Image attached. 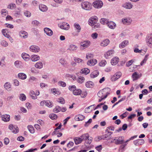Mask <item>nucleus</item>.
<instances>
[{
	"instance_id": "8fccbe9b",
	"label": "nucleus",
	"mask_w": 152,
	"mask_h": 152,
	"mask_svg": "<svg viewBox=\"0 0 152 152\" xmlns=\"http://www.w3.org/2000/svg\"><path fill=\"white\" fill-rule=\"evenodd\" d=\"M16 7V5L13 3H11L8 6V8L11 9H13Z\"/></svg>"
},
{
	"instance_id": "e433bc0d",
	"label": "nucleus",
	"mask_w": 152,
	"mask_h": 152,
	"mask_svg": "<svg viewBox=\"0 0 152 152\" xmlns=\"http://www.w3.org/2000/svg\"><path fill=\"white\" fill-rule=\"evenodd\" d=\"M35 66L38 69H41L43 67V64L41 62H38L35 65Z\"/></svg>"
},
{
	"instance_id": "412c9836",
	"label": "nucleus",
	"mask_w": 152,
	"mask_h": 152,
	"mask_svg": "<svg viewBox=\"0 0 152 152\" xmlns=\"http://www.w3.org/2000/svg\"><path fill=\"white\" fill-rule=\"evenodd\" d=\"M107 25L110 28L114 29L116 27L115 23L112 21H109L108 23H107Z\"/></svg>"
},
{
	"instance_id": "680f3d73",
	"label": "nucleus",
	"mask_w": 152,
	"mask_h": 152,
	"mask_svg": "<svg viewBox=\"0 0 152 152\" xmlns=\"http://www.w3.org/2000/svg\"><path fill=\"white\" fill-rule=\"evenodd\" d=\"M93 138L91 137H88V138L87 140V141L86 142V143L89 144H90L91 143Z\"/></svg>"
},
{
	"instance_id": "13d9d810",
	"label": "nucleus",
	"mask_w": 152,
	"mask_h": 152,
	"mask_svg": "<svg viewBox=\"0 0 152 152\" xmlns=\"http://www.w3.org/2000/svg\"><path fill=\"white\" fill-rule=\"evenodd\" d=\"M7 31L6 29H3L1 30V32L6 37H7V35H9V34H7L6 32Z\"/></svg>"
},
{
	"instance_id": "2f4dec72",
	"label": "nucleus",
	"mask_w": 152,
	"mask_h": 152,
	"mask_svg": "<svg viewBox=\"0 0 152 152\" xmlns=\"http://www.w3.org/2000/svg\"><path fill=\"white\" fill-rule=\"evenodd\" d=\"M77 48V47L75 45H69L68 50H69L71 51H74L76 50Z\"/></svg>"
},
{
	"instance_id": "0eeeda50",
	"label": "nucleus",
	"mask_w": 152,
	"mask_h": 152,
	"mask_svg": "<svg viewBox=\"0 0 152 152\" xmlns=\"http://www.w3.org/2000/svg\"><path fill=\"white\" fill-rule=\"evenodd\" d=\"M29 49L30 51L35 53L38 52L40 50V48L39 47L34 45L31 46Z\"/></svg>"
},
{
	"instance_id": "393cba45",
	"label": "nucleus",
	"mask_w": 152,
	"mask_h": 152,
	"mask_svg": "<svg viewBox=\"0 0 152 152\" xmlns=\"http://www.w3.org/2000/svg\"><path fill=\"white\" fill-rule=\"evenodd\" d=\"M119 61V58L117 57H115L112 58L111 61V63L113 65H115L118 63Z\"/></svg>"
},
{
	"instance_id": "6ab92c4d",
	"label": "nucleus",
	"mask_w": 152,
	"mask_h": 152,
	"mask_svg": "<svg viewBox=\"0 0 152 152\" xmlns=\"http://www.w3.org/2000/svg\"><path fill=\"white\" fill-rule=\"evenodd\" d=\"M129 43V41L127 40H125L123 41L119 45V47L120 48H122L125 47L126 45H128Z\"/></svg>"
},
{
	"instance_id": "09e8293b",
	"label": "nucleus",
	"mask_w": 152,
	"mask_h": 152,
	"mask_svg": "<svg viewBox=\"0 0 152 152\" xmlns=\"http://www.w3.org/2000/svg\"><path fill=\"white\" fill-rule=\"evenodd\" d=\"M104 137V136H98L97 137H96L94 138V140L96 142H98L100 140L102 139L103 137Z\"/></svg>"
},
{
	"instance_id": "c03bdc74",
	"label": "nucleus",
	"mask_w": 152,
	"mask_h": 152,
	"mask_svg": "<svg viewBox=\"0 0 152 152\" xmlns=\"http://www.w3.org/2000/svg\"><path fill=\"white\" fill-rule=\"evenodd\" d=\"M61 107L59 106H56L53 109V111L55 113H58L61 111Z\"/></svg>"
},
{
	"instance_id": "bf43d9fd",
	"label": "nucleus",
	"mask_w": 152,
	"mask_h": 152,
	"mask_svg": "<svg viewBox=\"0 0 152 152\" xmlns=\"http://www.w3.org/2000/svg\"><path fill=\"white\" fill-rule=\"evenodd\" d=\"M137 140L139 145H141L144 143L145 141L143 139H140Z\"/></svg>"
},
{
	"instance_id": "bb28decb",
	"label": "nucleus",
	"mask_w": 152,
	"mask_h": 152,
	"mask_svg": "<svg viewBox=\"0 0 152 152\" xmlns=\"http://www.w3.org/2000/svg\"><path fill=\"white\" fill-rule=\"evenodd\" d=\"M39 58L40 57L39 56L34 55L31 56V59L33 61H35L39 60Z\"/></svg>"
},
{
	"instance_id": "0e129e2a",
	"label": "nucleus",
	"mask_w": 152,
	"mask_h": 152,
	"mask_svg": "<svg viewBox=\"0 0 152 152\" xmlns=\"http://www.w3.org/2000/svg\"><path fill=\"white\" fill-rule=\"evenodd\" d=\"M1 14L2 15H5L7 14V11L6 9H2L1 10Z\"/></svg>"
},
{
	"instance_id": "aec40b11",
	"label": "nucleus",
	"mask_w": 152,
	"mask_h": 152,
	"mask_svg": "<svg viewBox=\"0 0 152 152\" xmlns=\"http://www.w3.org/2000/svg\"><path fill=\"white\" fill-rule=\"evenodd\" d=\"M39 10L42 12L46 11L48 10L47 7L44 4H41L39 5Z\"/></svg>"
},
{
	"instance_id": "dca6fc26",
	"label": "nucleus",
	"mask_w": 152,
	"mask_h": 152,
	"mask_svg": "<svg viewBox=\"0 0 152 152\" xmlns=\"http://www.w3.org/2000/svg\"><path fill=\"white\" fill-rule=\"evenodd\" d=\"M85 117L82 115H78L75 116V119L76 121H82L84 119Z\"/></svg>"
},
{
	"instance_id": "f257e3e1",
	"label": "nucleus",
	"mask_w": 152,
	"mask_h": 152,
	"mask_svg": "<svg viewBox=\"0 0 152 152\" xmlns=\"http://www.w3.org/2000/svg\"><path fill=\"white\" fill-rule=\"evenodd\" d=\"M110 89L109 88H104L103 89L100 91L97 94V95L99 97H104L105 93L106 94H107V95L110 94L108 92L109 91H110Z\"/></svg>"
},
{
	"instance_id": "ea45409f",
	"label": "nucleus",
	"mask_w": 152,
	"mask_h": 152,
	"mask_svg": "<svg viewBox=\"0 0 152 152\" xmlns=\"http://www.w3.org/2000/svg\"><path fill=\"white\" fill-rule=\"evenodd\" d=\"M100 22L102 24H107V23L109 22V21L107 19L102 18L100 20Z\"/></svg>"
},
{
	"instance_id": "423d86ee",
	"label": "nucleus",
	"mask_w": 152,
	"mask_h": 152,
	"mask_svg": "<svg viewBox=\"0 0 152 152\" xmlns=\"http://www.w3.org/2000/svg\"><path fill=\"white\" fill-rule=\"evenodd\" d=\"M9 128L10 130H12V132L15 134L17 133L18 132V128L16 126H14L12 124H10L9 126Z\"/></svg>"
},
{
	"instance_id": "473e14b6",
	"label": "nucleus",
	"mask_w": 152,
	"mask_h": 152,
	"mask_svg": "<svg viewBox=\"0 0 152 152\" xmlns=\"http://www.w3.org/2000/svg\"><path fill=\"white\" fill-rule=\"evenodd\" d=\"M19 34L20 37L24 38H26L27 37L28 33L24 31H21L19 33Z\"/></svg>"
},
{
	"instance_id": "e2e57ef3",
	"label": "nucleus",
	"mask_w": 152,
	"mask_h": 152,
	"mask_svg": "<svg viewBox=\"0 0 152 152\" xmlns=\"http://www.w3.org/2000/svg\"><path fill=\"white\" fill-rule=\"evenodd\" d=\"M10 142V140L7 137H5L4 139V142L5 144L6 145H8Z\"/></svg>"
},
{
	"instance_id": "37998d69",
	"label": "nucleus",
	"mask_w": 152,
	"mask_h": 152,
	"mask_svg": "<svg viewBox=\"0 0 152 152\" xmlns=\"http://www.w3.org/2000/svg\"><path fill=\"white\" fill-rule=\"evenodd\" d=\"M74 26L75 28L77 30V32H80L81 30V27L79 24L75 23L74 25Z\"/></svg>"
},
{
	"instance_id": "49530a36",
	"label": "nucleus",
	"mask_w": 152,
	"mask_h": 152,
	"mask_svg": "<svg viewBox=\"0 0 152 152\" xmlns=\"http://www.w3.org/2000/svg\"><path fill=\"white\" fill-rule=\"evenodd\" d=\"M49 117L52 120L56 119L57 118V115L54 114H50L49 115Z\"/></svg>"
},
{
	"instance_id": "1a4fd4ad",
	"label": "nucleus",
	"mask_w": 152,
	"mask_h": 152,
	"mask_svg": "<svg viewBox=\"0 0 152 152\" xmlns=\"http://www.w3.org/2000/svg\"><path fill=\"white\" fill-rule=\"evenodd\" d=\"M58 26L61 29L66 30H68L69 27V24L65 22H63L61 24L60 23L58 24Z\"/></svg>"
},
{
	"instance_id": "9d476101",
	"label": "nucleus",
	"mask_w": 152,
	"mask_h": 152,
	"mask_svg": "<svg viewBox=\"0 0 152 152\" xmlns=\"http://www.w3.org/2000/svg\"><path fill=\"white\" fill-rule=\"evenodd\" d=\"M1 118L2 121L5 122H7L10 120V116L8 114L3 115H1Z\"/></svg>"
},
{
	"instance_id": "052dcab7",
	"label": "nucleus",
	"mask_w": 152,
	"mask_h": 152,
	"mask_svg": "<svg viewBox=\"0 0 152 152\" xmlns=\"http://www.w3.org/2000/svg\"><path fill=\"white\" fill-rule=\"evenodd\" d=\"M93 55L91 53L87 54L86 55V58L87 59H90L93 58Z\"/></svg>"
},
{
	"instance_id": "a18cd8bd",
	"label": "nucleus",
	"mask_w": 152,
	"mask_h": 152,
	"mask_svg": "<svg viewBox=\"0 0 152 152\" xmlns=\"http://www.w3.org/2000/svg\"><path fill=\"white\" fill-rule=\"evenodd\" d=\"M19 99L22 101H24L26 99V96L24 94H21L19 96Z\"/></svg>"
},
{
	"instance_id": "b1692460",
	"label": "nucleus",
	"mask_w": 152,
	"mask_h": 152,
	"mask_svg": "<svg viewBox=\"0 0 152 152\" xmlns=\"http://www.w3.org/2000/svg\"><path fill=\"white\" fill-rule=\"evenodd\" d=\"M89 137V134L88 133H86L82 134L81 136H80V137L83 141H86L87 140Z\"/></svg>"
},
{
	"instance_id": "9b49d317",
	"label": "nucleus",
	"mask_w": 152,
	"mask_h": 152,
	"mask_svg": "<svg viewBox=\"0 0 152 152\" xmlns=\"http://www.w3.org/2000/svg\"><path fill=\"white\" fill-rule=\"evenodd\" d=\"M132 22V20L129 18H125L122 19V22L124 24L129 25Z\"/></svg>"
},
{
	"instance_id": "338daca9",
	"label": "nucleus",
	"mask_w": 152,
	"mask_h": 152,
	"mask_svg": "<svg viewBox=\"0 0 152 152\" xmlns=\"http://www.w3.org/2000/svg\"><path fill=\"white\" fill-rule=\"evenodd\" d=\"M39 23H40L38 21L36 20L33 21L32 22V24L37 26H38Z\"/></svg>"
},
{
	"instance_id": "de8ad7c7",
	"label": "nucleus",
	"mask_w": 152,
	"mask_h": 152,
	"mask_svg": "<svg viewBox=\"0 0 152 152\" xmlns=\"http://www.w3.org/2000/svg\"><path fill=\"white\" fill-rule=\"evenodd\" d=\"M57 102L62 104H64L65 102L64 99L62 97L59 98L57 100Z\"/></svg>"
},
{
	"instance_id": "c85d7f7f",
	"label": "nucleus",
	"mask_w": 152,
	"mask_h": 152,
	"mask_svg": "<svg viewBox=\"0 0 152 152\" xmlns=\"http://www.w3.org/2000/svg\"><path fill=\"white\" fill-rule=\"evenodd\" d=\"M99 72L97 70H95L90 75L91 77L94 78L96 77L99 74Z\"/></svg>"
},
{
	"instance_id": "69168bd1",
	"label": "nucleus",
	"mask_w": 152,
	"mask_h": 152,
	"mask_svg": "<svg viewBox=\"0 0 152 152\" xmlns=\"http://www.w3.org/2000/svg\"><path fill=\"white\" fill-rule=\"evenodd\" d=\"M99 152H101L102 149V147L101 145L97 146L95 148Z\"/></svg>"
},
{
	"instance_id": "c756f323",
	"label": "nucleus",
	"mask_w": 152,
	"mask_h": 152,
	"mask_svg": "<svg viewBox=\"0 0 152 152\" xmlns=\"http://www.w3.org/2000/svg\"><path fill=\"white\" fill-rule=\"evenodd\" d=\"M18 77L22 80H25L26 78V75L23 73H20L18 74Z\"/></svg>"
},
{
	"instance_id": "3c124183",
	"label": "nucleus",
	"mask_w": 152,
	"mask_h": 152,
	"mask_svg": "<svg viewBox=\"0 0 152 152\" xmlns=\"http://www.w3.org/2000/svg\"><path fill=\"white\" fill-rule=\"evenodd\" d=\"M24 15L27 17H29L31 16V13L29 11H25L24 12Z\"/></svg>"
},
{
	"instance_id": "a19ab883",
	"label": "nucleus",
	"mask_w": 152,
	"mask_h": 152,
	"mask_svg": "<svg viewBox=\"0 0 152 152\" xmlns=\"http://www.w3.org/2000/svg\"><path fill=\"white\" fill-rule=\"evenodd\" d=\"M27 128L31 133L33 134L34 133V129L32 126L31 125H28L27 126Z\"/></svg>"
},
{
	"instance_id": "79ce46f5",
	"label": "nucleus",
	"mask_w": 152,
	"mask_h": 152,
	"mask_svg": "<svg viewBox=\"0 0 152 152\" xmlns=\"http://www.w3.org/2000/svg\"><path fill=\"white\" fill-rule=\"evenodd\" d=\"M81 71L82 73H84L86 75L89 73L90 72V70L87 68L83 69H81Z\"/></svg>"
},
{
	"instance_id": "6e6552de",
	"label": "nucleus",
	"mask_w": 152,
	"mask_h": 152,
	"mask_svg": "<svg viewBox=\"0 0 152 152\" xmlns=\"http://www.w3.org/2000/svg\"><path fill=\"white\" fill-rule=\"evenodd\" d=\"M121 73L120 72L116 73L111 77V80L112 81H115L119 78L121 75Z\"/></svg>"
},
{
	"instance_id": "c9c22d12",
	"label": "nucleus",
	"mask_w": 152,
	"mask_h": 152,
	"mask_svg": "<svg viewBox=\"0 0 152 152\" xmlns=\"http://www.w3.org/2000/svg\"><path fill=\"white\" fill-rule=\"evenodd\" d=\"M31 97L34 99H36L37 98V96H36V94L35 92L33 91H31L29 93Z\"/></svg>"
},
{
	"instance_id": "f3484780",
	"label": "nucleus",
	"mask_w": 152,
	"mask_h": 152,
	"mask_svg": "<svg viewBox=\"0 0 152 152\" xmlns=\"http://www.w3.org/2000/svg\"><path fill=\"white\" fill-rule=\"evenodd\" d=\"M146 41L148 46L152 44V34L150 35L147 37Z\"/></svg>"
},
{
	"instance_id": "6e6d98bb",
	"label": "nucleus",
	"mask_w": 152,
	"mask_h": 152,
	"mask_svg": "<svg viewBox=\"0 0 152 152\" xmlns=\"http://www.w3.org/2000/svg\"><path fill=\"white\" fill-rule=\"evenodd\" d=\"M76 88V86L75 85L72 86H70L69 87V89L70 91H73V92L75 91Z\"/></svg>"
},
{
	"instance_id": "a211bd4d",
	"label": "nucleus",
	"mask_w": 152,
	"mask_h": 152,
	"mask_svg": "<svg viewBox=\"0 0 152 152\" xmlns=\"http://www.w3.org/2000/svg\"><path fill=\"white\" fill-rule=\"evenodd\" d=\"M122 6L126 9H131L133 5L130 3L126 2Z\"/></svg>"
},
{
	"instance_id": "4be33fe9",
	"label": "nucleus",
	"mask_w": 152,
	"mask_h": 152,
	"mask_svg": "<svg viewBox=\"0 0 152 152\" xmlns=\"http://www.w3.org/2000/svg\"><path fill=\"white\" fill-rule=\"evenodd\" d=\"M21 56L23 59L26 61H28L30 59V56L26 53H22Z\"/></svg>"
},
{
	"instance_id": "4c0bfd02",
	"label": "nucleus",
	"mask_w": 152,
	"mask_h": 152,
	"mask_svg": "<svg viewBox=\"0 0 152 152\" xmlns=\"http://www.w3.org/2000/svg\"><path fill=\"white\" fill-rule=\"evenodd\" d=\"M82 91L80 89L76 88L73 92V94L75 95H78L80 94Z\"/></svg>"
},
{
	"instance_id": "2eb2a0df",
	"label": "nucleus",
	"mask_w": 152,
	"mask_h": 152,
	"mask_svg": "<svg viewBox=\"0 0 152 152\" xmlns=\"http://www.w3.org/2000/svg\"><path fill=\"white\" fill-rule=\"evenodd\" d=\"M5 89L8 91H10L11 90V85L10 83L6 82L4 86Z\"/></svg>"
},
{
	"instance_id": "5701e85b",
	"label": "nucleus",
	"mask_w": 152,
	"mask_h": 152,
	"mask_svg": "<svg viewBox=\"0 0 152 152\" xmlns=\"http://www.w3.org/2000/svg\"><path fill=\"white\" fill-rule=\"evenodd\" d=\"M97 63V61L96 59H91L88 62L87 64L88 65L91 66H94Z\"/></svg>"
},
{
	"instance_id": "774afa93",
	"label": "nucleus",
	"mask_w": 152,
	"mask_h": 152,
	"mask_svg": "<svg viewBox=\"0 0 152 152\" xmlns=\"http://www.w3.org/2000/svg\"><path fill=\"white\" fill-rule=\"evenodd\" d=\"M106 61H102L99 63V65L100 66H104L106 64Z\"/></svg>"
},
{
	"instance_id": "4d7b16f0",
	"label": "nucleus",
	"mask_w": 152,
	"mask_h": 152,
	"mask_svg": "<svg viewBox=\"0 0 152 152\" xmlns=\"http://www.w3.org/2000/svg\"><path fill=\"white\" fill-rule=\"evenodd\" d=\"M1 44L3 46L7 47L8 45V44L7 42L4 40H3L1 42Z\"/></svg>"
},
{
	"instance_id": "cd10ccee",
	"label": "nucleus",
	"mask_w": 152,
	"mask_h": 152,
	"mask_svg": "<svg viewBox=\"0 0 152 152\" xmlns=\"http://www.w3.org/2000/svg\"><path fill=\"white\" fill-rule=\"evenodd\" d=\"M85 80V78L82 76H80L77 79V82L80 84H82Z\"/></svg>"
},
{
	"instance_id": "f03ea898",
	"label": "nucleus",
	"mask_w": 152,
	"mask_h": 152,
	"mask_svg": "<svg viewBox=\"0 0 152 152\" xmlns=\"http://www.w3.org/2000/svg\"><path fill=\"white\" fill-rule=\"evenodd\" d=\"M81 5L82 8L86 10H90L92 8L91 4L88 1H85L81 3Z\"/></svg>"
},
{
	"instance_id": "864d4df0",
	"label": "nucleus",
	"mask_w": 152,
	"mask_h": 152,
	"mask_svg": "<svg viewBox=\"0 0 152 152\" xmlns=\"http://www.w3.org/2000/svg\"><path fill=\"white\" fill-rule=\"evenodd\" d=\"M81 97L84 98L87 95V92L86 91H84L81 92Z\"/></svg>"
},
{
	"instance_id": "7c9ffc66",
	"label": "nucleus",
	"mask_w": 152,
	"mask_h": 152,
	"mask_svg": "<svg viewBox=\"0 0 152 152\" xmlns=\"http://www.w3.org/2000/svg\"><path fill=\"white\" fill-rule=\"evenodd\" d=\"M132 77L133 78V81H134L139 77V74L137 72H134L133 74Z\"/></svg>"
},
{
	"instance_id": "58836bf2",
	"label": "nucleus",
	"mask_w": 152,
	"mask_h": 152,
	"mask_svg": "<svg viewBox=\"0 0 152 152\" xmlns=\"http://www.w3.org/2000/svg\"><path fill=\"white\" fill-rule=\"evenodd\" d=\"M74 140L76 145L80 143L82 141L80 137H77L75 138L74 139Z\"/></svg>"
},
{
	"instance_id": "5fc2aeb1",
	"label": "nucleus",
	"mask_w": 152,
	"mask_h": 152,
	"mask_svg": "<svg viewBox=\"0 0 152 152\" xmlns=\"http://www.w3.org/2000/svg\"><path fill=\"white\" fill-rule=\"evenodd\" d=\"M92 119L91 118L89 119L88 121L85 123L84 126L85 127H88L91 123Z\"/></svg>"
},
{
	"instance_id": "ddd939ff",
	"label": "nucleus",
	"mask_w": 152,
	"mask_h": 152,
	"mask_svg": "<svg viewBox=\"0 0 152 152\" xmlns=\"http://www.w3.org/2000/svg\"><path fill=\"white\" fill-rule=\"evenodd\" d=\"M44 31L45 33L48 36H50L53 34V31L49 28H44Z\"/></svg>"
},
{
	"instance_id": "39448f33",
	"label": "nucleus",
	"mask_w": 152,
	"mask_h": 152,
	"mask_svg": "<svg viewBox=\"0 0 152 152\" xmlns=\"http://www.w3.org/2000/svg\"><path fill=\"white\" fill-rule=\"evenodd\" d=\"M103 3L101 1L97 0L94 1L93 3V6L96 8H101L102 6Z\"/></svg>"
},
{
	"instance_id": "f8f14e48",
	"label": "nucleus",
	"mask_w": 152,
	"mask_h": 152,
	"mask_svg": "<svg viewBox=\"0 0 152 152\" xmlns=\"http://www.w3.org/2000/svg\"><path fill=\"white\" fill-rule=\"evenodd\" d=\"M83 43H84L83 44H81V48L82 49H84L88 47L91 44V42L88 40L85 41Z\"/></svg>"
},
{
	"instance_id": "f704fd0d",
	"label": "nucleus",
	"mask_w": 152,
	"mask_h": 152,
	"mask_svg": "<svg viewBox=\"0 0 152 152\" xmlns=\"http://www.w3.org/2000/svg\"><path fill=\"white\" fill-rule=\"evenodd\" d=\"M45 105L49 107H51L53 106L52 102L49 100L45 101Z\"/></svg>"
},
{
	"instance_id": "603ef678",
	"label": "nucleus",
	"mask_w": 152,
	"mask_h": 152,
	"mask_svg": "<svg viewBox=\"0 0 152 152\" xmlns=\"http://www.w3.org/2000/svg\"><path fill=\"white\" fill-rule=\"evenodd\" d=\"M58 84L59 85L63 87H65L66 85V83L62 81H59L58 82Z\"/></svg>"
},
{
	"instance_id": "20e7f679",
	"label": "nucleus",
	"mask_w": 152,
	"mask_h": 152,
	"mask_svg": "<svg viewBox=\"0 0 152 152\" xmlns=\"http://www.w3.org/2000/svg\"><path fill=\"white\" fill-rule=\"evenodd\" d=\"M114 140L116 145L121 144L124 142V137L122 136L115 137Z\"/></svg>"
},
{
	"instance_id": "4468645a",
	"label": "nucleus",
	"mask_w": 152,
	"mask_h": 152,
	"mask_svg": "<svg viewBox=\"0 0 152 152\" xmlns=\"http://www.w3.org/2000/svg\"><path fill=\"white\" fill-rule=\"evenodd\" d=\"M113 53V50H109L104 54V57L106 58H110L112 56H111L112 55V54Z\"/></svg>"
},
{
	"instance_id": "72a5a7b5",
	"label": "nucleus",
	"mask_w": 152,
	"mask_h": 152,
	"mask_svg": "<svg viewBox=\"0 0 152 152\" xmlns=\"http://www.w3.org/2000/svg\"><path fill=\"white\" fill-rule=\"evenodd\" d=\"M93 83L91 81H88L85 84L87 88H92L94 86Z\"/></svg>"
},
{
	"instance_id": "a878e982",
	"label": "nucleus",
	"mask_w": 152,
	"mask_h": 152,
	"mask_svg": "<svg viewBox=\"0 0 152 152\" xmlns=\"http://www.w3.org/2000/svg\"><path fill=\"white\" fill-rule=\"evenodd\" d=\"M110 41L108 39L104 40L100 44L101 46L103 47L107 46L109 43Z\"/></svg>"
},
{
	"instance_id": "7ed1b4c3",
	"label": "nucleus",
	"mask_w": 152,
	"mask_h": 152,
	"mask_svg": "<svg viewBox=\"0 0 152 152\" xmlns=\"http://www.w3.org/2000/svg\"><path fill=\"white\" fill-rule=\"evenodd\" d=\"M98 21V18L96 16L91 17L88 20V23L90 25L93 26V25L96 24Z\"/></svg>"
}]
</instances>
